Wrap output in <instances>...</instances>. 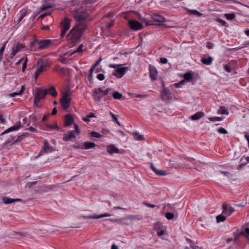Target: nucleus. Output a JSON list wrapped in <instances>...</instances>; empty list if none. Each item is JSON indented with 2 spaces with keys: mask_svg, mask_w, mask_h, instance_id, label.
Wrapping results in <instances>:
<instances>
[{
  "mask_svg": "<svg viewBox=\"0 0 249 249\" xmlns=\"http://www.w3.org/2000/svg\"><path fill=\"white\" fill-rule=\"evenodd\" d=\"M72 15L76 22L82 23L86 22L89 14L87 11L83 7H79L72 12Z\"/></svg>",
  "mask_w": 249,
  "mask_h": 249,
  "instance_id": "f257e3e1",
  "label": "nucleus"
},
{
  "mask_svg": "<svg viewBox=\"0 0 249 249\" xmlns=\"http://www.w3.org/2000/svg\"><path fill=\"white\" fill-rule=\"evenodd\" d=\"M49 67V64L46 60L40 59L39 60L36 65L37 70L35 72V78L37 79L38 76L43 71H46L47 68Z\"/></svg>",
  "mask_w": 249,
  "mask_h": 249,
  "instance_id": "f03ea898",
  "label": "nucleus"
},
{
  "mask_svg": "<svg viewBox=\"0 0 249 249\" xmlns=\"http://www.w3.org/2000/svg\"><path fill=\"white\" fill-rule=\"evenodd\" d=\"M48 93V89H42L41 88L36 89L35 94L34 105L38 107V104L41 99H44L46 95Z\"/></svg>",
  "mask_w": 249,
  "mask_h": 249,
  "instance_id": "7ed1b4c3",
  "label": "nucleus"
},
{
  "mask_svg": "<svg viewBox=\"0 0 249 249\" xmlns=\"http://www.w3.org/2000/svg\"><path fill=\"white\" fill-rule=\"evenodd\" d=\"M109 90L110 89L104 90L101 88L95 89L92 93L94 100L96 102L100 101L101 99L108 94Z\"/></svg>",
  "mask_w": 249,
  "mask_h": 249,
  "instance_id": "20e7f679",
  "label": "nucleus"
},
{
  "mask_svg": "<svg viewBox=\"0 0 249 249\" xmlns=\"http://www.w3.org/2000/svg\"><path fill=\"white\" fill-rule=\"evenodd\" d=\"M71 20L68 18H65L63 20L61 21V32L60 36L61 37H64L70 27Z\"/></svg>",
  "mask_w": 249,
  "mask_h": 249,
  "instance_id": "39448f33",
  "label": "nucleus"
},
{
  "mask_svg": "<svg viewBox=\"0 0 249 249\" xmlns=\"http://www.w3.org/2000/svg\"><path fill=\"white\" fill-rule=\"evenodd\" d=\"M71 99L69 97L68 91H66L60 99V104L64 109H67L70 106Z\"/></svg>",
  "mask_w": 249,
  "mask_h": 249,
  "instance_id": "423d86ee",
  "label": "nucleus"
},
{
  "mask_svg": "<svg viewBox=\"0 0 249 249\" xmlns=\"http://www.w3.org/2000/svg\"><path fill=\"white\" fill-rule=\"evenodd\" d=\"M237 61L235 60H232L228 63L224 65V70L228 72H231L234 71L236 68Z\"/></svg>",
  "mask_w": 249,
  "mask_h": 249,
  "instance_id": "0eeeda50",
  "label": "nucleus"
},
{
  "mask_svg": "<svg viewBox=\"0 0 249 249\" xmlns=\"http://www.w3.org/2000/svg\"><path fill=\"white\" fill-rule=\"evenodd\" d=\"M160 96L162 100L164 101H168L172 99V93L166 88H163L161 91Z\"/></svg>",
  "mask_w": 249,
  "mask_h": 249,
  "instance_id": "6e6552de",
  "label": "nucleus"
},
{
  "mask_svg": "<svg viewBox=\"0 0 249 249\" xmlns=\"http://www.w3.org/2000/svg\"><path fill=\"white\" fill-rule=\"evenodd\" d=\"M25 48V45L19 42H17L13 45L12 47V52L10 54L11 58H13L17 53Z\"/></svg>",
  "mask_w": 249,
  "mask_h": 249,
  "instance_id": "1a4fd4ad",
  "label": "nucleus"
},
{
  "mask_svg": "<svg viewBox=\"0 0 249 249\" xmlns=\"http://www.w3.org/2000/svg\"><path fill=\"white\" fill-rule=\"evenodd\" d=\"M128 67H118L112 73V75L118 78H121L124 75Z\"/></svg>",
  "mask_w": 249,
  "mask_h": 249,
  "instance_id": "9d476101",
  "label": "nucleus"
},
{
  "mask_svg": "<svg viewBox=\"0 0 249 249\" xmlns=\"http://www.w3.org/2000/svg\"><path fill=\"white\" fill-rule=\"evenodd\" d=\"M130 28L134 31H137L141 30L142 28L143 25L140 22L134 20H130L128 21Z\"/></svg>",
  "mask_w": 249,
  "mask_h": 249,
  "instance_id": "9b49d317",
  "label": "nucleus"
},
{
  "mask_svg": "<svg viewBox=\"0 0 249 249\" xmlns=\"http://www.w3.org/2000/svg\"><path fill=\"white\" fill-rule=\"evenodd\" d=\"M75 132L74 130L68 131L64 134L63 140L64 141H72L76 138Z\"/></svg>",
  "mask_w": 249,
  "mask_h": 249,
  "instance_id": "f8f14e48",
  "label": "nucleus"
},
{
  "mask_svg": "<svg viewBox=\"0 0 249 249\" xmlns=\"http://www.w3.org/2000/svg\"><path fill=\"white\" fill-rule=\"evenodd\" d=\"M151 18L152 19L154 22L156 23L155 24L152 23V25H155L160 26V23H163L165 22V18L163 17L158 14H153L151 15Z\"/></svg>",
  "mask_w": 249,
  "mask_h": 249,
  "instance_id": "ddd939ff",
  "label": "nucleus"
},
{
  "mask_svg": "<svg viewBox=\"0 0 249 249\" xmlns=\"http://www.w3.org/2000/svg\"><path fill=\"white\" fill-rule=\"evenodd\" d=\"M69 35L71 36V37L74 40H77L80 39L81 37L82 34L76 30V28L73 27Z\"/></svg>",
  "mask_w": 249,
  "mask_h": 249,
  "instance_id": "4468645a",
  "label": "nucleus"
},
{
  "mask_svg": "<svg viewBox=\"0 0 249 249\" xmlns=\"http://www.w3.org/2000/svg\"><path fill=\"white\" fill-rule=\"evenodd\" d=\"M154 229L159 236H161L165 234V229L160 223H157L154 225Z\"/></svg>",
  "mask_w": 249,
  "mask_h": 249,
  "instance_id": "2eb2a0df",
  "label": "nucleus"
},
{
  "mask_svg": "<svg viewBox=\"0 0 249 249\" xmlns=\"http://www.w3.org/2000/svg\"><path fill=\"white\" fill-rule=\"evenodd\" d=\"M111 215L109 213H104L99 215L94 214V215H82L79 217L80 218L83 219H98L104 217H108Z\"/></svg>",
  "mask_w": 249,
  "mask_h": 249,
  "instance_id": "dca6fc26",
  "label": "nucleus"
},
{
  "mask_svg": "<svg viewBox=\"0 0 249 249\" xmlns=\"http://www.w3.org/2000/svg\"><path fill=\"white\" fill-rule=\"evenodd\" d=\"M53 148L52 146H51L49 144V143L47 141H45L44 143V145L41 151L39 152L38 154V156L42 155L43 153H49L53 151Z\"/></svg>",
  "mask_w": 249,
  "mask_h": 249,
  "instance_id": "f3484780",
  "label": "nucleus"
},
{
  "mask_svg": "<svg viewBox=\"0 0 249 249\" xmlns=\"http://www.w3.org/2000/svg\"><path fill=\"white\" fill-rule=\"evenodd\" d=\"M21 127H22V126L21 125V123H20V122L18 121V122L16 123V124L13 126L8 128L7 129L5 130L4 132L1 133L0 135H2L4 134L9 133L10 132L17 130L18 129H19L20 128H21Z\"/></svg>",
  "mask_w": 249,
  "mask_h": 249,
  "instance_id": "a211bd4d",
  "label": "nucleus"
},
{
  "mask_svg": "<svg viewBox=\"0 0 249 249\" xmlns=\"http://www.w3.org/2000/svg\"><path fill=\"white\" fill-rule=\"evenodd\" d=\"M74 27L76 28V30L83 35L87 29V25L86 24V22L81 23L79 22H76V24Z\"/></svg>",
  "mask_w": 249,
  "mask_h": 249,
  "instance_id": "6ab92c4d",
  "label": "nucleus"
},
{
  "mask_svg": "<svg viewBox=\"0 0 249 249\" xmlns=\"http://www.w3.org/2000/svg\"><path fill=\"white\" fill-rule=\"evenodd\" d=\"M51 42L52 41L50 39L40 40L38 42L37 49L39 50L44 49L48 47L51 43Z\"/></svg>",
  "mask_w": 249,
  "mask_h": 249,
  "instance_id": "aec40b11",
  "label": "nucleus"
},
{
  "mask_svg": "<svg viewBox=\"0 0 249 249\" xmlns=\"http://www.w3.org/2000/svg\"><path fill=\"white\" fill-rule=\"evenodd\" d=\"M149 72L150 77L152 81L155 80L157 79V75L158 74V71L157 69L152 66H149Z\"/></svg>",
  "mask_w": 249,
  "mask_h": 249,
  "instance_id": "412c9836",
  "label": "nucleus"
},
{
  "mask_svg": "<svg viewBox=\"0 0 249 249\" xmlns=\"http://www.w3.org/2000/svg\"><path fill=\"white\" fill-rule=\"evenodd\" d=\"M151 168L152 171L158 176H163L168 174V173L165 171L162 170L157 169L153 165V163H151Z\"/></svg>",
  "mask_w": 249,
  "mask_h": 249,
  "instance_id": "4be33fe9",
  "label": "nucleus"
},
{
  "mask_svg": "<svg viewBox=\"0 0 249 249\" xmlns=\"http://www.w3.org/2000/svg\"><path fill=\"white\" fill-rule=\"evenodd\" d=\"M73 123V118L71 115L67 114L65 117V126L71 125Z\"/></svg>",
  "mask_w": 249,
  "mask_h": 249,
  "instance_id": "5701e85b",
  "label": "nucleus"
},
{
  "mask_svg": "<svg viewBox=\"0 0 249 249\" xmlns=\"http://www.w3.org/2000/svg\"><path fill=\"white\" fill-rule=\"evenodd\" d=\"M107 151L110 154H112L113 153H118L119 152V149L113 145H109L107 146Z\"/></svg>",
  "mask_w": 249,
  "mask_h": 249,
  "instance_id": "b1692460",
  "label": "nucleus"
},
{
  "mask_svg": "<svg viewBox=\"0 0 249 249\" xmlns=\"http://www.w3.org/2000/svg\"><path fill=\"white\" fill-rule=\"evenodd\" d=\"M213 59L211 56L208 57H202L201 58V62L204 65H210L212 64Z\"/></svg>",
  "mask_w": 249,
  "mask_h": 249,
  "instance_id": "393cba45",
  "label": "nucleus"
},
{
  "mask_svg": "<svg viewBox=\"0 0 249 249\" xmlns=\"http://www.w3.org/2000/svg\"><path fill=\"white\" fill-rule=\"evenodd\" d=\"M83 145L84 147L83 149H89L95 147L96 144L93 142L87 141L84 142Z\"/></svg>",
  "mask_w": 249,
  "mask_h": 249,
  "instance_id": "a878e982",
  "label": "nucleus"
},
{
  "mask_svg": "<svg viewBox=\"0 0 249 249\" xmlns=\"http://www.w3.org/2000/svg\"><path fill=\"white\" fill-rule=\"evenodd\" d=\"M229 109L226 107L221 106L219 107V114L227 116L229 115Z\"/></svg>",
  "mask_w": 249,
  "mask_h": 249,
  "instance_id": "bb28decb",
  "label": "nucleus"
},
{
  "mask_svg": "<svg viewBox=\"0 0 249 249\" xmlns=\"http://www.w3.org/2000/svg\"><path fill=\"white\" fill-rule=\"evenodd\" d=\"M204 116V113L201 111H198L195 114L191 116L192 120H197L201 118Z\"/></svg>",
  "mask_w": 249,
  "mask_h": 249,
  "instance_id": "cd10ccee",
  "label": "nucleus"
},
{
  "mask_svg": "<svg viewBox=\"0 0 249 249\" xmlns=\"http://www.w3.org/2000/svg\"><path fill=\"white\" fill-rule=\"evenodd\" d=\"M186 10L190 14L194 15L196 17H200L202 16V14L196 10H191L188 8H186Z\"/></svg>",
  "mask_w": 249,
  "mask_h": 249,
  "instance_id": "c85d7f7f",
  "label": "nucleus"
},
{
  "mask_svg": "<svg viewBox=\"0 0 249 249\" xmlns=\"http://www.w3.org/2000/svg\"><path fill=\"white\" fill-rule=\"evenodd\" d=\"M24 90H25V86H22L21 87V89L19 92H15L12 93H11L9 94V96L13 97H15L16 95H21L23 93Z\"/></svg>",
  "mask_w": 249,
  "mask_h": 249,
  "instance_id": "c756f323",
  "label": "nucleus"
},
{
  "mask_svg": "<svg viewBox=\"0 0 249 249\" xmlns=\"http://www.w3.org/2000/svg\"><path fill=\"white\" fill-rule=\"evenodd\" d=\"M133 135L134 136V139L137 141L143 140L144 139L143 135H140L137 132H133Z\"/></svg>",
  "mask_w": 249,
  "mask_h": 249,
  "instance_id": "7c9ffc66",
  "label": "nucleus"
},
{
  "mask_svg": "<svg viewBox=\"0 0 249 249\" xmlns=\"http://www.w3.org/2000/svg\"><path fill=\"white\" fill-rule=\"evenodd\" d=\"M48 93L52 95L53 97H55L57 95V93L55 90L54 87H52L49 89H48Z\"/></svg>",
  "mask_w": 249,
  "mask_h": 249,
  "instance_id": "2f4dec72",
  "label": "nucleus"
},
{
  "mask_svg": "<svg viewBox=\"0 0 249 249\" xmlns=\"http://www.w3.org/2000/svg\"><path fill=\"white\" fill-rule=\"evenodd\" d=\"M2 201L4 204H11L14 202V198H10L8 197L5 196L2 198Z\"/></svg>",
  "mask_w": 249,
  "mask_h": 249,
  "instance_id": "473e14b6",
  "label": "nucleus"
},
{
  "mask_svg": "<svg viewBox=\"0 0 249 249\" xmlns=\"http://www.w3.org/2000/svg\"><path fill=\"white\" fill-rule=\"evenodd\" d=\"M193 78V75L191 72H187L184 75V78L187 81H190Z\"/></svg>",
  "mask_w": 249,
  "mask_h": 249,
  "instance_id": "72a5a7b5",
  "label": "nucleus"
},
{
  "mask_svg": "<svg viewBox=\"0 0 249 249\" xmlns=\"http://www.w3.org/2000/svg\"><path fill=\"white\" fill-rule=\"evenodd\" d=\"M139 18L142 21L145 22V24H146V26H150L151 25H153V24H152L151 23V21L150 20L147 19L145 18H143L141 17V16H140L139 17Z\"/></svg>",
  "mask_w": 249,
  "mask_h": 249,
  "instance_id": "f704fd0d",
  "label": "nucleus"
},
{
  "mask_svg": "<svg viewBox=\"0 0 249 249\" xmlns=\"http://www.w3.org/2000/svg\"><path fill=\"white\" fill-rule=\"evenodd\" d=\"M83 47V45L82 44L80 45L78 47L77 49L75 51H73V52L71 53L69 55L70 56H72L73 54H74V53H76L82 52Z\"/></svg>",
  "mask_w": 249,
  "mask_h": 249,
  "instance_id": "c9c22d12",
  "label": "nucleus"
},
{
  "mask_svg": "<svg viewBox=\"0 0 249 249\" xmlns=\"http://www.w3.org/2000/svg\"><path fill=\"white\" fill-rule=\"evenodd\" d=\"M224 16L228 20H232L235 17V16L233 13L225 14Z\"/></svg>",
  "mask_w": 249,
  "mask_h": 249,
  "instance_id": "e433bc0d",
  "label": "nucleus"
},
{
  "mask_svg": "<svg viewBox=\"0 0 249 249\" xmlns=\"http://www.w3.org/2000/svg\"><path fill=\"white\" fill-rule=\"evenodd\" d=\"M112 96L115 99H120L122 97V94L118 91H115L113 93Z\"/></svg>",
  "mask_w": 249,
  "mask_h": 249,
  "instance_id": "4c0bfd02",
  "label": "nucleus"
},
{
  "mask_svg": "<svg viewBox=\"0 0 249 249\" xmlns=\"http://www.w3.org/2000/svg\"><path fill=\"white\" fill-rule=\"evenodd\" d=\"M219 2H225V3H226L228 4H231L232 2L241 3L240 2H239L237 0H219Z\"/></svg>",
  "mask_w": 249,
  "mask_h": 249,
  "instance_id": "58836bf2",
  "label": "nucleus"
},
{
  "mask_svg": "<svg viewBox=\"0 0 249 249\" xmlns=\"http://www.w3.org/2000/svg\"><path fill=\"white\" fill-rule=\"evenodd\" d=\"M90 135L92 137H95L96 138H101L102 136L100 135L99 133L95 132V131H92L91 132Z\"/></svg>",
  "mask_w": 249,
  "mask_h": 249,
  "instance_id": "ea45409f",
  "label": "nucleus"
},
{
  "mask_svg": "<svg viewBox=\"0 0 249 249\" xmlns=\"http://www.w3.org/2000/svg\"><path fill=\"white\" fill-rule=\"evenodd\" d=\"M165 217L168 220H171L174 217V214L173 213L167 212L165 214Z\"/></svg>",
  "mask_w": 249,
  "mask_h": 249,
  "instance_id": "a19ab883",
  "label": "nucleus"
},
{
  "mask_svg": "<svg viewBox=\"0 0 249 249\" xmlns=\"http://www.w3.org/2000/svg\"><path fill=\"white\" fill-rule=\"evenodd\" d=\"M5 43L0 49V62L1 61L2 58L3 52L5 50Z\"/></svg>",
  "mask_w": 249,
  "mask_h": 249,
  "instance_id": "79ce46f5",
  "label": "nucleus"
},
{
  "mask_svg": "<svg viewBox=\"0 0 249 249\" xmlns=\"http://www.w3.org/2000/svg\"><path fill=\"white\" fill-rule=\"evenodd\" d=\"M95 67H94V66H93L89 70V78L90 80H91L92 79V77H93V75H92V74H93V72L95 69Z\"/></svg>",
  "mask_w": 249,
  "mask_h": 249,
  "instance_id": "37998d69",
  "label": "nucleus"
},
{
  "mask_svg": "<svg viewBox=\"0 0 249 249\" xmlns=\"http://www.w3.org/2000/svg\"><path fill=\"white\" fill-rule=\"evenodd\" d=\"M227 216L223 214H219V223L224 221L226 219Z\"/></svg>",
  "mask_w": 249,
  "mask_h": 249,
  "instance_id": "c03bdc74",
  "label": "nucleus"
},
{
  "mask_svg": "<svg viewBox=\"0 0 249 249\" xmlns=\"http://www.w3.org/2000/svg\"><path fill=\"white\" fill-rule=\"evenodd\" d=\"M110 114L111 115V117H112V119L116 122V123L119 125H120V122L118 120V119L117 118L116 115L112 113L111 112H110Z\"/></svg>",
  "mask_w": 249,
  "mask_h": 249,
  "instance_id": "a18cd8bd",
  "label": "nucleus"
},
{
  "mask_svg": "<svg viewBox=\"0 0 249 249\" xmlns=\"http://www.w3.org/2000/svg\"><path fill=\"white\" fill-rule=\"evenodd\" d=\"M27 61H28L27 58L26 57V58L25 59V61H24V63L22 64V71H24L25 70V69L27 68Z\"/></svg>",
  "mask_w": 249,
  "mask_h": 249,
  "instance_id": "49530a36",
  "label": "nucleus"
},
{
  "mask_svg": "<svg viewBox=\"0 0 249 249\" xmlns=\"http://www.w3.org/2000/svg\"><path fill=\"white\" fill-rule=\"evenodd\" d=\"M97 78L100 81H103L105 79V76L103 73H99L97 75Z\"/></svg>",
  "mask_w": 249,
  "mask_h": 249,
  "instance_id": "de8ad7c7",
  "label": "nucleus"
},
{
  "mask_svg": "<svg viewBox=\"0 0 249 249\" xmlns=\"http://www.w3.org/2000/svg\"><path fill=\"white\" fill-rule=\"evenodd\" d=\"M219 133L226 134L228 133L227 131L223 127L219 128Z\"/></svg>",
  "mask_w": 249,
  "mask_h": 249,
  "instance_id": "09e8293b",
  "label": "nucleus"
},
{
  "mask_svg": "<svg viewBox=\"0 0 249 249\" xmlns=\"http://www.w3.org/2000/svg\"><path fill=\"white\" fill-rule=\"evenodd\" d=\"M96 0H83L82 3L84 4H88L92 3Z\"/></svg>",
  "mask_w": 249,
  "mask_h": 249,
  "instance_id": "8fccbe9b",
  "label": "nucleus"
},
{
  "mask_svg": "<svg viewBox=\"0 0 249 249\" xmlns=\"http://www.w3.org/2000/svg\"><path fill=\"white\" fill-rule=\"evenodd\" d=\"M57 186L55 185H49L45 187L46 190H53Z\"/></svg>",
  "mask_w": 249,
  "mask_h": 249,
  "instance_id": "3c124183",
  "label": "nucleus"
},
{
  "mask_svg": "<svg viewBox=\"0 0 249 249\" xmlns=\"http://www.w3.org/2000/svg\"><path fill=\"white\" fill-rule=\"evenodd\" d=\"M52 6H53L52 5H43L41 8V10L42 11H45L48 9H49V8L52 7Z\"/></svg>",
  "mask_w": 249,
  "mask_h": 249,
  "instance_id": "603ef678",
  "label": "nucleus"
},
{
  "mask_svg": "<svg viewBox=\"0 0 249 249\" xmlns=\"http://www.w3.org/2000/svg\"><path fill=\"white\" fill-rule=\"evenodd\" d=\"M220 172L222 174H224L225 176H227L228 178H231L232 177V175H231V174L229 172H224V171H220Z\"/></svg>",
  "mask_w": 249,
  "mask_h": 249,
  "instance_id": "864d4df0",
  "label": "nucleus"
},
{
  "mask_svg": "<svg viewBox=\"0 0 249 249\" xmlns=\"http://www.w3.org/2000/svg\"><path fill=\"white\" fill-rule=\"evenodd\" d=\"M17 234H18L20 235L21 237L25 236V234L23 232H19L17 231H13V233H12V235H16Z\"/></svg>",
  "mask_w": 249,
  "mask_h": 249,
  "instance_id": "5fc2aeb1",
  "label": "nucleus"
},
{
  "mask_svg": "<svg viewBox=\"0 0 249 249\" xmlns=\"http://www.w3.org/2000/svg\"><path fill=\"white\" fill-rule=\"evenodd\" d=\"M74 128L75 130L74 131L75 132V134L78 135L80 134V130L78 126L76 124H74Z\"/></svg>",
  "mask_w": 249,
  "mask_h": 249,
  "instance_id": "6e6d98bb",
  "label": "nucleus"
},
{
  "mask_svg": "<svg viewBox=\"0 0 249 249\" xmlns=\"http://www.w3.org/2000/svg\"><path fill=\"white\" fill-rule=\"evenodd\" d=\"M122 66V64H109L108 67L111 68H116L120 67Z\"/></svg>",
  "mask_w": 249,
  "mask_h": 249,
  "instance_id": "4d7b16f0",
  "label": "nucleus"
},
{
  "mask_svg": "<svg viewBox=\"0 0 249 249\" xmlns=\"http://www.w3.org/2000/svg\"><path fill=\"white\" fill-rule=\"evenodd\" d=\"M160 62L163 64H167L168 60L166 58H160Z\"/></svg>",
  "mask_w": 249,
  "mask_h": 249,
  "instance_id": "13d9d810",
  "label": "nucleus"
},
{
  "mask_svg": "<svg viewBox=\"0 0 249 249\" xmlns=\"http://www.w3.org/2000/svg\"><path fill=\"white\" fill-rule=\"evenodd\" d=\"M6 122L4 117L2 114H0V123L5 124Z\"/></svg>",
  "mask_w": 249,
  "mask_h": 249,
  "instance_id": "bf43d9fd",
  "label": "nucleus"
},
{
  "mask_svg": "<svg viewBox=\"0 0 249 249\" xmlns=\"http://www.w3.org/2000/svg\"><path fill=\"white\" fill-rule=\"evenodd\" d=\"M219 23H220L223 26H228L227 23H226V22L225 20H223V19L219 18Z\"/></svg>",
  "mask_w": 249,
  "mask_h": 249,
  "instance_id": "052dcab7",
  "label": "nucleus"
},
{
  "mask_svg": "<svg viewBox=\"0 0 249 249\" xmlns=\"http://www.w3.org/2000/svg\"><path fill=\"white\" fill-rule=\"evenodd\" d=\"M48 127L52 129H59V127L58 126L57 124H55L54 125H48Z\"/></svg>",
  "mask_w": 249,
  "mask_h": 249,
  "instance_id": "680f3d73",
  "label": "nucleus"
},
{
  "mask_svg": "<svg viewBox=\"0 0 249 249\" xmlns=\"http://www.w3.org/2000/svg\"><path fill=\"white\" fill-rule=\"evenodd\" d=\"M245 236L249 239V228H246L245 229Z\"/></svg>",
  "mask_w": 249,
  "mask_h": 249,
  "instance_id": "e2e57ef3",
  "label": "nucleus"
},
{
  "mask_svg": "<svg viewBox=\"0 0 249 249\" xmlns=\"http://www.w3.org/2000/svg\"><path fill=\"white\" fill-rule=\"evenodd\" d=\"M206 46L209 49H212L213 47V44L211 42H208L207 43Z\"/></svg>",
  "mask_w": 249,
  "mask_h": 249,
  "instance_id": "0e129e2a",
  "label": "nucleus"
},
{
  "mask_svg": "<svg viewBox=\"0 0 249 249\" xmlns=\"http://www.w3.org/2000/svg\"><path fill=\"white\" fill-rule=\"evenodd\" d=\"M143 204L145 205V206H147L149 207H151V208H154L155 207V205H154V204H149L147 202H144Z\"/></svg>",
  "mask_w": 249,
  "mask_h": 249,
  "instance_id": "69168bd1",
  "label": "nucleus"
},
{
  "mask_svg": "<svg viewBox=\"0 0 249 249\" xmlns=\"http://www.w3.org/2000/svg\"><path fill=\"white\" fill-rule=\"evenodd\" d=\"M228 214H230V215L234 211V210L233 208L230 207L229 209H228Z\"/></svg>",
  "mask_w": 249,
  "mask_h": 249,
  "instance_id": "338daca9",
  "label": "nucleus"
},
{
  "mask_svg": "<svg viewBox=\"0 0 249 249\" xmlns=\"http://www.w3.org/2000/svg\"><path fill=\"white\" fill-rule=\"evenodd\" d=\"M190 248L192 249H199V247L195 245L194 243L192 245H191Z\"/></svg>",
  "mask_w": 249,
  "mask_h": 249,
  "instance_id": "774afa93",
  "label": "nucleus"
}]
</instances>
